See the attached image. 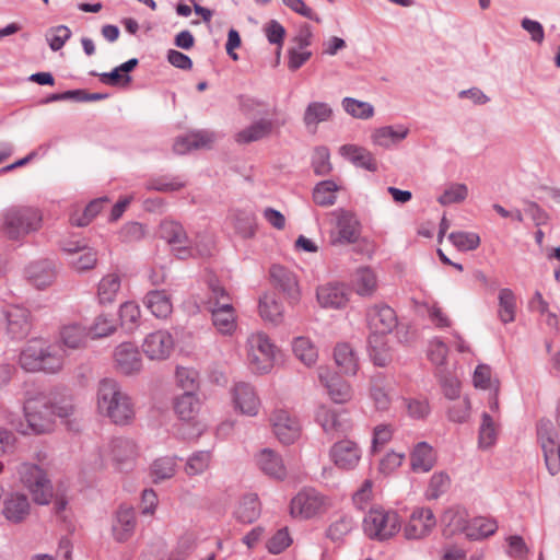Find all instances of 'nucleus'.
Segmentation results:
<instances>
[{
    "label": "nucleus",
    "instance_id": "1",
    "mask_svg": "<svg viewBox=\"0 0 560 560\" xmlns=\"http://www.w3.org/2000/svg\"><path fill=\"white\" fill-rule=\"evenodd\" d=\"M96 408L101 416L116 425H128L136 418V404L129 393L115 378L98 382Z\"/></svg>",
    "mask_w": 560,
    "mask_h": 560
},
{
    "label": "nucleus",
    "instance_id": "2",
    "mask_svg": "<svg viewBox=\"0 0 560 560\" xmlns=\"http://www.w3.org/2000/svg\"><path fill=\"white\" fill-rule=\"evenodd\" d=\"M25 421L12 423L23 435H42L54 431V404L43 393L27 396L23 404Z\"/></svg>",
    "mask_w": 560,
    "mask_h": 560
},
{
    "label": "nucleus",
    "instance_id": "3",
    "mask_svg": "<svg viewBox=\"0 0 560 560\" xmlns=\"http://www.w3.org/2000/svg\"><path fill=\"white\" fill-rule=\"evenodd\" d=\"M19 364L24 371L31 373H57L62 369L63 353L56 346L35 338L22 348Z\"/></svg>",
    "mask_w": 560,
    "mask_h": 560
},
{
    "label": "nucleus",
    "instance_id": "4",
    "mask_svg": "<svg viewBox=\"0 0 560 560\" xmlns=\"http://www.w3.org/2000/svg\"><path fill=\"white\" fill-rule=\"evenodd\" d=\"M43 222L42 212L30 206H12L0 215V232L13 242H22L27 235L37 232Z\"/></svg>",
    "mask_w": 560,
    "mask_h": 560
},
{
    "label": "nucleus",
    "instance_id": "5",
    "mask_svg": "<svg viewBox=\"0 0 560 560\" xmlns=\"http://www.w3.org/2000/svg\"><path fill=\"white\" fill-rule=\"evenodd\" d=\"M277 351V346L266 332H252L246 340L248 368L255 374L270 373L275 366Z\"/></svg>",
    "mask_w": 560,
    "mask_h": 560
},
{
    "label": "nucleus",
    "instance_id": "6",
    "mask_svg": "<svg viewBox=\"0 0 560 560\" xmlns=\"http://www.w3.org/2000/svg\"><path fill=\"white\" fill-rule=\"evenodd\" d=\"M15 474L36 504L47 505L51 501L54 488L44 468L35 463L22 462L15 467Z\"/></svg>",
    "mask_w": 560,
    "mask_h": 560
},
{
    "label": "nucleus",
    "instance_id": "7",
    "mask_svg": "<svg viewBox=\"0 0 560 560\" xmlns=\"http://www.w3.org/2000/svg\"><path fill=\"white\" fill-rule=\"evenodd\" d=\"M362 526L369 538L384 541L396 535L401 525L397 512L374 506L364 516Z\"/></svg>",
    "mask_w": 560,
    "mask_h": 560
},
{
    "label": "nucleus",
    "instance_id": "8",
    "mask_svg": "<svg viewBox=\"0 0 560 560\" xmlns=\"http://www.w3.org/2000/svg\"><path fill=\"white\" fill-rule=\"evenodd\" d=\"M159 235L170 245L174 255L179 259L210 254L208 248L201 249L198 246H194L185 229L177 221L163 220L160 224Z\"/></svg>",
    "mask_w": 560,
    "mask_h": 560
},
{
    "label": "nucleus",
    "instance_id": "9",
    "mask_svg": "<svg viewBox=\"0 0 560 560\" xmlns=\"http://www.w3.org/2000/svg\"><path fill=\"white\" fill-rule=\"evenodd\" d=\"M139 448L130 438L117 436L112 439L101 451V457L110 463L119 471L132 469Z\"/></svg>",
    "mask_w": 560,
    "mask_h": 560
},
{
    "label": "nucleus",
    "instance_id": "10",
    "mask_svg": "<svg viewBox=\"0 0 560 560\" xmlns=\"http://www.w3.org/2000/svg\"><path fill=\"white\" fill-rule=\"evenodd\" d=\"M330 504L329 498L315 488H303L292 498L290 512L294 517L308 520L327 512Z\"/></svg>",
    "mask_w": 560,
    "mask_h": 560
},
{
    "label": "nucleus",
    "instance_id": "11",
    "mask_svg": "<svg viewBox=\"0 0 560 560\" xmlns=\"http://www.w3.org/2000/svg\"><path fill=\"white\" fill-rule=\"evenodd\" d=\"M200 408L201 402L196 393H184L175 399L174 409L176 415L183 422L191 424V430L184 433L187 439L199 438L207 428L205 422L197 420Z\"/></svg>",
    "mask_w": 560,
    "mask_h": 560
},
{
    "label": "nucleus",
    "instance_id": "12",
    "mask_svg": "<svg viewBox=\"0 0 560 560\" xmlns=\"http://www.w3.org/2000/svg\"><path fill=\"white\" fill-rule=\"evenodd\" d=\"M328 455L337 469L352 471L362 459V448L355 441L345 438L330 446Z\"/></svg>",
    "mask_w": 560,
    "mask_h": 560
},
{
    "label": "nucleus",
    "instance_id": "13",
    "mask_svg": "<svg viewBox=\"0 0 560 560\" xmlns=\"http://www.w3.org/2000/svg\"><path fill=\"white\" fill-rule=\"evenodd\" d=\"M331 214L336 220L331 243L335 245L355 243L361 235V223L357 215L342 208L334 210Z\"/></svg>",
    "mask_w": 560,
    "mask_h": 560
},
{
    "label": "nucleus",
    "instance_id": "14",
    "mask_svg": "<svg viewBox=\"0 0 560 560\" xmlns=\"http://www.w3.org/2000/svg\"><path fill=\"white\" fill-rule=\"evenodd\" d=\"M7 334L11 339L21 340L32 330V317L28 308L19 305H7L2 311Z\"/></svg>",
    "mask_w": 560,
    "mask_h": 560
},
{
    "label": "nucleus",
    "instance_id": "15",
    "mask_svg": "<svg viewBox=\"0 0 560 560\" xmlns=\"http://www.w3.org/2000/svg\"><path fill=\"white\" fill-rule=\"evenodd\" d=\"M316 421L323 431L332 438L347 435L353 427L347 411H336L325 406L318 408Z\"/></svg>",
    "mask_w": 560,
    "mask_h": 560
},
{
    "label": "nucleus",
    "instance_id": "16",
    "mask_svg": "<svg viewBox=\"0 0 560 560\" xmlns=\"http://www.w3.org/2000/svg\"><path fill=\"white\" fill-rule=\"evenodd\" d=\"M270 421L277 439L283 444L294 443L301 435V423L299 419L284 409L276 410Z\"/></svg>",
    "mask_w": 560,
    "mask_h": 560
},
{
    "label": "nucleus",
    "instance_id": "17",
    "mask_svg": "<svg viewBox=\"0 0 560 560\" xmlns=\"http://www.w3.org/2000/svg\"><path fill=\"white\" fill-rule=\"evenodd\" d=\"M174 345L172 334L160 329L145 336L142 350L150 360H165L171 355Z\"/></svg>",
    "mask_w": 560,
    "mask_h": 560
},
{
    "label": "nucleus",
    "instance_id": "18",
    "mask_svg": "<svg viewBox=\"0 0 560 560\" xmlns=\"http://www.w3.org/2000/svg\"><path fill=\"white\" fill-rule=\"evenodd\" d=\"M436 520L431 509L416 508L404 527L407 539H422L435 527Z\"/></svg>",
    "mask_w": 560,
    "mask_h": 560
},
{
    "label": "nucleus",
    "instance_id": "19",
    "mask_svg": "<svg viewBox=\"0 0 560 560\" xmlns=\"http://www.w3.org/2000/svg\"><path fill=\"white\" fill-rule=\"evenodd\" d=\"M366 320L371 334L387 336L397 326L395 311L385 304H377L366 312Z\"/></svg>",
    "mask_w": 560,
    "mask_h": 560
},
{
    "label": "nucleus",
    "instance_id": "20",
    "mask_svg": "<svg viewBox=\"0 0 560 560\" xmlns=\"http://www.w3.org/2000/svg\"><path fill=\"white\" fill-rule=\"evenodd\" d=\"M116 370L124 375L139 373L142 369V358L138 348L130 342L118 345L114 351Z\"/></svg>",
    "mask_w": 560,
    "mask_h": 560
},
{
    "label": "nucleus",
    "instance_id": "21",
    "mask_svg": "<svg viewBox=\"0 0 560 560\" xmlns=\"http://www.w3.org/2000/svg\"><path fill=\"white\" fill-rule=\"evenodd\" d=\"M318 378L327 389L330 399L336 404L348 402L352 398V388L348 382L327 368L318 369Z\"/></svg>",
    "mask_w": 560,
    "mask_h": 560
},
{
    "label": "nucleus",
    "instance_id": "22",
    "mask_svg": "<svg viewBox=\"0 0 560 560\" xmlns=\"http://www.w3.org/2000/svg\"><path fill=\"white\" fill-rule=\"evenodd\" d=\"M234 408L248 417H255L260 408V399L248 383H237L231 390Z\"/></svg>",
    "mask_w": 560,
    "mask_h": 560
},
{
    "label": "nucleus",
    "instance_id": "23",
    "mask_svg": "<svg viewBox=\"0 0 560 560\" xmlns=\"http://www.w3.org/2000/svg\"><path fill=\"white\" fill-rule=\"evenodd\" d=\"M25 278L36 289L43 290L56 279V266L50 259H40L28 264L24 270Z\"/></svg>",
    "mask_w": 560,
    "mask_h": 560
},
{
    "label": "nucleus",
    "instance_id": "24",
    "mask_svg": "<svg viewBox=\"0 0 560 560\" xmlns=\"http://www.w3.org/2000/svg\"><path fill=\"white\" fill-rule=\"evenodd\" d=\"M258 469L269 478L283 480L287 477V467L282 456L271 448H262L254 457Z\"/></svg>",
    "mask_w": 560,
    "mask_h": 560
},
{
    "label": "nucleus",
    "instance_id": "25",
    "mask_svg": "<svg viewBox=\"0 0 560 560\" xmlns=\"http://www.w3.org/2000/svg\"><path fill=\"white\" fill-rule=\"evenodd\" d=\"M31 512V502L27 495L13 492L3 500L2 515L11 524L23 523Z\"/></svg>",
    "mask_w": 560,
    "mask_h": 560
},
{
    "label": "nucleus",
    "instance_id": "26",
    "mask_svg": "<svg viewBox=\"0 0 560 560\" xmlns=\"http://www.w3.org/2000/svg\"><path fill=\"white\" fill-rule=\"evenodd\" d=\"M135 511L130 506L121 505L116 511L112 522V535L117 542H125L131 538L136 528Z\"/></svg>",
    "mask_w": 560,
    "mask_h": 560
},
{
    "label": "nucleus",
    "instance_id": "27",
    "mask_svg": "<svg viewBox=\"0 0 560 560\" xmlns=\"http://www.w3.org/2000/svg\"><path fill=\"white\" fill-rule=\"evenodd\" d=\"M392 382L383 374L377 373L372 376L369 389V396L374 407L378 411H387L393 401Z\"/></svg>",
    "mask_w": 560,
    "mask_h": 560
},
{
    "label": "nucleus",
    "instance_id": "28",
    "mask_svg": "<svg viewBox=\"0 0 560 560\" xmlns=\"http://www.w3.org/2000/svg\"><path fill=\"white\" fill-rule=\"evenodd\" d=\"M62 249L70 255L69 264L78 271L92 269L96 265V250L81 242L65 244Z\"/></svg>",
    "mask_w": 560,
    "mask_h": 560
},
{
    "label": "nucleus",
    "instance_id": "29",
    "mask_svg": "<svg viewBox=\"0 0 560 560\" xmlns=\"http://www.w3.org/2000/svg\"><path fill=\"white\" fill-rule=\"evenodd\" d=\"M211 312L212 324L223 336H232L236 328V313L232 302L223 301L219 306L208 308Z\"/></svg>",
    "mask_w": 560,
    "mask_h": 560
},
{
    "label": "nucleus",
    "instance_id": "30",
    "mask_svg": "<svg viewBox=\"0 0 560 560\" xmlns=\"http://www.w3.org/2000/svg\"><path fill=\"white\" fill-rule=\"evenodd\" d=\"M409 135V128L402 124L382 126L371 133V142L375 147L390 149L405 140Z\"/></svg>",
    "mask_w": 560,
    "mask_h": 560
},
{
    "label": "nucleus",
    "instance_id": "31",
    "mask_svg": "<svg viewBox=\"0 0 560 560\" xmlns=\"http://www.w3.org/2000/svg\"><path fill=\"white\" fill-rule=\"evenodd\" d=\"M270 279L275 287L280 289L289 300L296 302L300 296V289L296 276L281 265H273L270 268Z\"/></svg>",
    "mask_w": 560,
    "mask_h": 560
},
{
    "label": "nucleus",
    "instance_id": "32",
    "mask_svg": "<svg viewBox=\"0 0 560 560\" xmlns=\"http://www.w3.org/2000/svg\"><path fill=\"white\" fill-rule=\"evenodd\" d=\"M334 110L326 102H310L303 114V122L307 130L315 132L319 124L332 118Z\"/></svg>",
    "mask_w": 560,
    "mask_h": 560
},
{
    "label": "nucleus",
    "instance_id": "33",
    "mask_svg": "<svg viewBox=\"0 0 560 560\" xmlns=\"http://www.w3.org/2000/svg\"><path fill=\"white\" fill-rule=\"evenodd\" d=\"M214 140V135L207 130H199L178 137L174 144V152L177 154H186L192 149L208 147Z\"/></svg>",
    "mask_w": 560,
    "mask_h": 560
},
{
    "label": "nucleus",
    "instance_id": "34",
    "mask_svg": "<svg viewBox=\"0 0 560 560\" xmlns=\"http://www.w3.org/2000/svg\"><path fill=\"white\" fill-rule=\"evenodd\" d=\"M258 311L265 322L279 325L283 320V304L275 293H265L259 299Z\"/></svg>",
    "mask_w": 560,
    "mask_h": 560
},
{
    "label": "nucleus",
    "instance_id": "35",
    "mask_svg": "<svg viewBox=\"0 0 560 560\" xmlns=\"http://www.w3.org/2000/svg\"><path fill=\"white\" fill-rule=\"evenodd\" d=\"M340 154L353 165L370 172L377 170V164L370 151L355 144H343L339 149Z\"/></svg>",
    "mask_w": 560,
    "mask_h": 560
},
{
    "label": "nucleus",
    "instance_id": "36",
    "mask_svg": "<svg viewBox=\"0 0 560 560\" xmlns=\"http://www.w3.org/2000/svg\"><path fill=\"white\" fill-rule=\"evenodd\" d=\"M317 301L326 308H340L346 305L348 298L340 284L328 283L317 289Z\"/></svg>",
    "mask_w": 560,
    "mask_h": 560
},
{
    "label": "nucleus",
    "instance_id": "37",
    "mask_svg": "<svg viewBox=\"0 0 560 560\" xmlns=\"http://www.w3.org/2000/svg\"><path fill=\"white\" fill-rule=\"evenodd\" d=\"M435 463V454L427 442H419L410 454V465L415 472H428Z\"/></svg>",
    "mask_w": 560,
    "mask_h": 560
},
{
    "label": "nucleus",
    "instance_id": "38",
    "mask_svg": "<svg viewBox=\"0 0 560 560\" xmlns=\"http://www.w3.org/2000/svg\"><path fill=\"white\" fill-rule=\"evenodd\" d=\"M272 121L270 119L261 118L254 121L249 126L240 130L235 135V141L238 144H247L250 142L259 141L271 133Z\"/></svg>",
    "mask_w": 560,
    "mask_h": 560
},
{
    "label": "nucleus",
    "instance_id": "39",
    "mask_svg": "<svg viewBox=\"0 0 560 560\" xmlns=\"http://www.w3.org/2000/svg\"><path fill=\"white\" fill-rule=\"evenodd\" d=\"M260 512L258 495L248 493L240 500L235 508L234 516L242 524H252L259 517Z\"/></svg>",
    "mask_w": 560,
    "mask_h": 560
},
{
    "label": "nucleus",
    "instance_id": "40",
    "mask_svg": "<svg viewBox=\"0 0 560 560\" xmlns=\"http://www.w3.org/2000/svg\"><path fill=\"white\" fill-rule=\"evenodd\" d=\"M144 305L156 318H166L173 311L170 296L164 290H152L144 296Z\"/></svg>",
    "mask_w": 560,
    "mask_h": 560
},
{
    "label": "nucleus",
    "instance_id": "41",
    "mask_svg": "<svg viewBox=\"0 0 560 560\" xmlns=\"http://www.w3.org/2000/svg\"><path fill=\"white\" fill-rule=\"evenodd\" d=\"M368 350L370 358L375 365L385 366L392 360L390 348L386 336L370 334L368 339Z\"/></svg>",
    "mask_w": 560,
    "mask_h": 560
},
{
    "label": "nucleus",
    "instance_id": "42",
    "mask_svg": "<svg viewBox=\"0 0 560 560\" xmlns=\"http://www.w3.org/2000/svg\"><path fill=\"white\" fill-rule=\"evenodd\" d=\"M469 521L466 510L458 506L448 509L443 515L445 532L448 535L463 533L467 537Z\"/></svg>",
    "mask_w": 560,
    "mask_h": 560
},
{
    "label": "nucleus",
    "instance_id": "43",
    "mask_svg": "<svg viewBox=\"0 0 560 560\" xmlns=\"http://www.w3.org/2000/svg\"><path fill=\"white\" fill-rule=\"evenodd\" d=\"M89 331L79 324H69L61 327L59 339L63 347L69 349L82 348L88 339Z\"/></svg>",
    "mask_w": 560,
    "mask_h": 560
},
{
    "label": "nucleus",
    "instance_id": "44",
    "mask_svg": "<svg viewBox=\"0 0 560 560\" xmlns=\"http://www.w3.org/2000/svg\"><path fill=\"white\" fill-rule=\"evenodd\" d=\"M121 278L118 273L104 276L97 284V300L100 304H112L120 291Z\"/></svg>",
    "mask_w": 560,
    "mask_h": 560
},
{
    "label": "nucleus",
    "instance_id": "45",
    "mask_svg": "<svg viewBox=\"0 0 560 560\" xmlns=\"http://www.w3.org/2000/svg\"><path fill=\"white\" fill-rule=\"evenodd\" d=\"M177 456H162L150 465V477L154 483L171 479L177 469Z\"/></svg>",
    "mask_w": 560,
    "mask_h": 560
},
{
    "label": "nucleus",
    "instance_id": "46",
    "mask_svg": "<svg viewBox=\"0 0 560 560\" xmlns=\"http://www.w3.org/2000/svg\"><path fill=\"white\" fill-rule=\"evenodd\" d=\"M334 358L340 371L348 375H354L359 369L358 358L348 343H339L334 351Z\"/></svg>",
    "mask_w": 560,
    "mask_h": 560
},
{
    "label": "nucleus",
    "instance_id": "47",
    "mask_svg": "<svg viewBox=\"0 0 560 560\" xmlns=\"http://www.w3.org/2000/svg\"><path fill=\"white\" fill-rule=\"evenodd\" d=\"M498 530V523L488 516H476L469 521L467 538L481 540L492 536Z\"/></svg>",
    "mask_w": 560,
    "mask_h": 560
},
{
    "label": "nucleus",
    "instance_id": "48",
    "mask_svg": "<svg viewBox=\"0 0 560 560\" xmlns=\"http://www.w3.org/2000/svg\"><path fill=\"white\" fill-rule=\"evenodd\" d=\"M292 351L295 358L306 366H312L318 359L315 345L307 337H296L292 341Z\"/></svg>",
    "mask_w": 560,
    "mask_h": 560
},
{
    "label": "nucleus",
    "instance_id": "49",
    "mask_svg": "<svg viewBox=\"0 0 560 560\" xmlns=\"http://www.w3.org/2000/svg\"><path fill=\"white\" fill-rule=\"evenodd\" d=\"M357 526V521L349 514H340L327 528L326 535L332 541H341Z\"/></svg>",
    "mask_w": 560,
    "mask_h": 560
},
{
    "label": "nucleus",
    "instance_id": "50",
    "mask_svg": "<svg viewBox=\"0 0 560 560\" xmlns=\"http://www.w3.org/2000/svg\"><path fill=\"white\" fill-rule=\"evenodd\" d=\"M232 219L234 228L241 236L245 238L254 236L256 232V217L252 210H234Z\"/></svg>",
    "mask_w": 560,
    "mask_h": 560
},
{
    "label": "nucleus",
    "instance_id": "51",
    "mask_svg": "<svg viewBox=\"0 0 560 560\" xmlns=\"http://www.w3.org/2000/svg\"><path fill=\"white\" fill-rule=\"evenodd\" d=\"M338 189L339 186L331 179L319 182L313 189V200L320 207L332 206L337 200Z\"/></svg>",
    "mask_w": 560,
    "mask_h": 560
},
{
    "label": "nucleus",
    "instance_id": "52",
    "mask_svg": "<svg viewBox=\"0 0 560 560\" xmlns=\"http://www.w3.org/2000/svg\"><path fill=\"white\" fill-rule=\"evenodd\" d=\"M343 110L353 118L366 120L374 116V106L364 101L353 97H345L341 101Z\"/></svg>",
    "mask_w": 560,
    "mask_h": 560
},
{
    "label": "nucleus",
    "instance_id": "53",
    "mask_svg": "<svg viewBox=\"0 0 560 560\" xmlns=\"http://www.w3.org/2000/svg\"><path fill=\"white\" fill-rule=\"evenodd\" d=\"M516 301L511 289L504 288L499 292V318L503 324L515 319Z\"/></svg>",
    "mask_w": 560,
    "mask_h": 560
},
{
    "label": "nucleus",
    "instance_id": "54",
    "mask_svg": "<svg viewBox=\"0 0 560 560\" xmlns=\"http://www.w3.org/2000/svg\"><path fill=\"white\" fill-rule=\"evenodd\" d=\"M353 288L359 295H371L376 288V277L370 268H360L353 279Z\"/></svg>",
    "mask_w": 560,
    "mask_h": 560
},
{
    "label": "nucleus",
    "instance_id": "55",
    "mask_svg": "<svg viewBox=\"0 0 560 560\" xmlns=\"http://www.w3.org/2000/svg\"><path fill=\"white\" fill-rule=\"evenodd\" d=\"M497 441V425L493 418L483 412L481 416V423L479 428L478 444L481 448H489L494 445Z\"/></svg>",
    "mask_w": 560,
    "mask_h": 560
},
{
    "label": "nucleus",
    "instance_id": "56",
    "mask_svg": "<svg viewBox=\"0 0 560 560\" xmlns=\"http://www.w3.org/2000/svg\"><path fill=\"white\" fill-rule=\"evenodd\" d=\"M467 196L468 187L466 184L452 183L445 188L443 194L438 197V202L441 206H450L463 202Z\"/></svg>",
    "mask_w": 560,
    "mask_h": 560
},
{
    "label": "nucleus",
    "instance_id": "57",
    "mask_svg": "<svg viewBox=\"0 0 560 560\" xmlns=\"http://www.w3.org/2000/svg\"><path fill=\"white\" fill-rule=\"evenodd\" d=\"M448 241L462 252L475 250L480 245V237L474 232H452L448 235Z\"/></svg>",
    "mask_w": 560,
    "mask_h": 560
},
{
    "label": "nucleus",
    "instance_id": "58",
    "mask_svg": "<svg viewBox=\"0 0 560 560\" xmlns=\"http://www.w3.org/2000/svg\"><path fill=\"white\" fill-rule=\"evenodd\" d=\"M211 453L209 451H198L191 454L185 465V472L188 476H197L205 472L210 464Z\"/></svg>",
    "mask_w": 560,
    "mask_h": 560
},
{
    "label": "nucleus",
    "instance_id": "59",
    "mask_svg": "<svg viewBox=\"0 0 560 560\" xmlns=\"http://www.w3.org/2000/svg\"><path fill=\"white\" fill-rule=\"evenodd\" d=\"M537 436L542 452L558 445V433L553 423L548 419L539 420L537 424Z\"/></svg>",
    "mask_w": 560,
    "mask_h": 560
},
{
    "label": "nucleus",
    "instance_id": "60",
    "mask_svg": "<svg viewBox=\"0 0 560 560\" xmlns=\"http://www.w3.org/2000/svg\"><path fill=\"white\" fill-rule=\"evenodd\" d=\"M451 485L450 477L444 472H435L431 476L428 488L425 490V498L428 500H436L444 494Z\"/></svg>",
    "mask_w": 560,
    "mask_h": 560
},
{
    "label": "nucleus",
    "instance_id": "61",
    "mask_svg": "<svg viewBox=\"0 0 560 560\" xmlns=\"http://www.w3.org/2000/svg\"><path fill=\"white\" fill-rule=\"evenodd\" d=\"M116 330V323L112 316L101 314L90 327L89 336L93 339L110 336Z\"/></svg>",
    "mask_w": 560,
    "mask_h": 560
},
{
    "label": "nucleus",
    "instance_id": "62",
    "mask_svg": "<svg viewBox=\"0 0 560 560\" xmlns=\"http://www.w3.org/2000/svg\"><path fill=\"white\" fill-rule=\"evenodd\" d=\"M470 400L468 397H463L462 399H457L453 401L447 407V418L450 421L455 423H464L470 417Z\"/></svg>",
    "mask_w": 560,
    "mask_h": 560
},
{
    "label": "nucleus",
    "instance_id": "63",
    "mask_svg": "<svg viewBox=\"0 0 560 560\" xmlns=\"http://www.w3.org/2000/svg\"><path fill=\"white\" fill-rule=\"evenodd\" d=\"M312 167L314 173L318 176H325L331 172L330 153L326 147H318L314 150Z\"/></svg>",
    "mask_w": 560,
    "mask_h": 560
},
{
    "label": "nucleus",
    "instance_id": "64",
    "mask_svg": "<svg viewBox=\"0 0 560 560\" xmlns=\"http://www.w3.org/2000/svg\"><path fill=\"white\" fill-rule=\"evenodd\" d=\"M394 429L389 424H378L373 429L370 454L378 453L393 438Z\"/></svg>",
    "mask_w": 560,
    "mask_h": 560
}]
</instances>
